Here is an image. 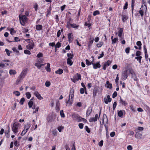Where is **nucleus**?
Returning a JSON list of instances; mask_svg holds the SVG:
<instances>
[{
    "mask_svg": "<svg viewBox=\"0 0 150 150\" xmlns=\"http://www.w3.org/2000/svg\"><path fill=\"white\" fill-rule=\"evenodd\" d=\"M19 19L21 24L23 26L25 24V22L27 21V17L25 15H23L21 13L19 16Z\"/></svg>",
    "mask_w": 150,
    "mask_h": 150,
    "instance_id": "nucleus-1",
    "label": "nucleus"
},
{
    "mask_svg": "<svg viewBox=\"0 0 150 150\" xmlns=\"http://www.w3.org/2000/svg\"><path fill=\"white\" fill-rule=\"evenodd\" d=\"M67 56L68 58L67 59V63L70 66H71L73 64V62L71 60L74 57V55L71 53H67Z\"/></svg>",
    "mask_w": 150,
    "mask_h": 150,
    "instance_id": "nucleus-2",
    "label": "nucleus"
},
{
    "mask_svg": "<svg viewBox=\"0 0 150 150\" xmlns=\"http://www.w3.org/2000/svg\"><path fill=\"white\" fill-rule=\"evenodd\" d=\"M27 69H25L24 70H23L21 74L20 75V76H18L17 80V82H16V84H17L18 83H17L18 82H19L21 80V79L22 78L23 76H24L26 75L27 71Z\"/></svg>",
    "mask_w": 150,
    "mask_h": 150,
    "instance_id": "nucleus-3",
    "label": "nucleus"
},
{
    "mask_svg": "<svg viewBox=\"0 0 150 150\" xmlns=\"http://www.w3.org/2000/svg\"><path fill=\"white\" fill-rule=\"evenodd\" d=\"M20 124L19 123H14L13 126L12 130L14 134H16L18 132V126Z\"/></svg>",
    "mask_w": 150,
    "mask_h": 150,
    "instance_id": "nucleus-4",
    "label": "nucleus"
},
{
    "mask_svg": "<svg viewBox=\"0 0 150 150\" xmlns=\"http://www.w3.org/2000/svg\"><path fill=\"white\" fill-rule=\"evenodd\" d=\"M127 70H126L122 74L121 79L123 81L125 80L128 77Z\"/></svg>",
    "mask_w": 150,
    "mask_h": 150,
    "instance_id": "nucleus-5",
    "label": "nucleus"
},
{
    "mask_svg": "<svg viewBox=\"0 0 150 150\" xmlns=\"http://www.w3.org/2000/svg\"><path fill=\"white\" fill-rule=\"evenodd\" d=\"M74 90L73 88H71L69 91V98H71V99L74 98Z\"/></svg>",
    "mask_w": 150,
    "mask_h": 150,
    "instance_id": "nucleus-6",
    "label": "nucleus"
},
{
    "mask_svg": "<svg viewBox=\"0 0 150 150\" xmlns=\"http://www.w3.org/2000/svg\"><path fill=\"white\" fill-rule=\"evenodd\" d=\"M112 100V98H110L109 95H108L107 96V98H104V101L105 103L106 104H108V102H110Z\"/></svg>",
    "mask_w": 150,
    "mask_h": 150,
    "instance_id": "nucleus-7",
    "label": "nucleus"
},
{
    "mask_svg": "<svg viewBox=\"0 0 150 150\" xmlns=\"http://www.w3.org/2000/svg\"><path fill=\"white\" fill-rule=\"evenodd\" d=\"M100 62L99 61L97 62L96 63H93V69H96L98 68H100L101 67L100 64Z\"/></svg>",
    "mask_w": 150,
    "mask_h": 150,
    "instance_id": "nucleus-8",
    "label": "nucleus"
},
{
    "mask_svg": "<svg viewBox=\"0 0 150 150\" xmlns=\"http://www.w3.org/2000/svg\"><path fill=\"white\" fill-rule=\"evenodd\" d=\"M34 94L39 100L43 99V97L41 96L37 91H35L34 93Z\"/></svg>",
    "mask_w": 150,
    "mask_h": 150,
    "instance_id": "nucleus-9",
    "label": "nucleus"
},
{
    "mask_svg": "<svg viewBox=\"0 0 150 150\" xmlns=\"http://www.w3.org/2000/svg\"><path fill=\"white\" fill-rule=\"evenodd\" d=\"M98 117V115L96 114L95 115V117L94 118L91 117L89 120L90 122H93V121L96 122L97 121Z\"/></svg>",
    "mask_w": 150,
    "mask_h": 150,
    "instance_id": "nucleus-10",
    "label": "nucleus"
},
{
    "mask_svg": "<svg viewBox=\"0 0 150 150\" xmlns=\"http://www.w3.org/2000/svg\"><path fill=\"white\" fill-rule=\"evenodd\" d=\"M72 117L74 120L77 121L78 119L79 118H81V116L78 114L76 113H74L72 115Z\"/></svg>",
    "mask_w": 150,
    "mask_h": 150,
    "instance_id": "nucleus-11",
    "label": "nucleus"
},
{
    "mask_svg": "<svg viewBox=\"0 0 150 150\" xmlns=\"http://www.w3.org/2000/svg\"><path fill=\"white\" fill-rule=\"evenodd\" d=\"M142 134L139 132H136L135 134V137L138 139H142Z\"/></svg>",
    "mask_w": 150,
    "mask_h": 150,
    "instance_id": "nucleus-12",
    "label": "nucleus"
},
{
    "mask_svg": "<svg viewBox=\"0 0 150 150\" xmlns=\"http://www.w3.org/2000/svg\"><path fill=\"white\" fill-rule=\"evenodd\" d=\"M73 100L74 98L71 99V98H69V97L68 101L66 102V103L67 104H69V106H71V105L73 103Z\"/></svg>",
    "mask_w": 150,
    "mask_h": 150,
    "instance_id": "nucleus-13",
    "label": "nucleus"
},
{
    "mask_svg": "<svg viewBox=\"0 0 150 150\" xmlns=\"http://www.w3.org/2000/svg\"><path fill=\"white\" fill-rule=\"evenodd\" d=\"M92 111V108L91 107H89L86 111V116H88L91 113Z\"/></svg>",
    "mask_w": 150,
    "mask_h": 150,
    "instance_id": "nucleus-14",
    "label": "nucleus"
},
{
    "mask_svg": "<svg viewBox=\"0 0 150 150\" xmlns=\"http://www.w3.org/2000/svg\"><path fill=\"white\" fill-rule=\"evenodd\" d=\"M120 99L119 100V103L120 104L126 106L127 105V103L125 102V101L123 100L121 98V97H120Z\"/></svg>",
    "mask_w": 150,
    "mask_h": 150,
    "instance_id": "nucleus-15",
    "label": "nucleus"
},
{
    "mask_svg": "<svg viewBox=\"0 0 150 150\" xmlns=\"http://www.w3.org/2000/svg\"><path fill=\"white\" fill-rule=\"evenodd\" d=\"M122 20L123 22H124L128 18V17L127 16L123 14L122 15Z\"/></svg>",
    "mask_w": 150,
    "mask_h": 150,
    "instance_id": "nucleus-16",
    "label": "nucleus"
},
{
    "mask_svg": "<svg viewBox=\"0 0 150 150\" xmlns=\"http://www.w3.org/2000/svg\"><path fill=\"white\" fill-rule=\"evenodd\" d=\"M123 28H119L118 31V36L119 37H121L123 32Z\"/></svg>",
    "mask_w": 150,
    "mask_h": 150,
    "instance_id": "nucleus-17",
    "label": "nucleus"
},
{
    "mask_svg": "<svg viewBox=\"0 0 150 150\" xmlns=\"http://www.w3.org/2000/svg\"><path fill=\"white\" fill-rule=\"evenodd\" d=\"M72 37H73V35L72 33H69L68 34V38L69 42H71L72 41V40H71L72 39Z\"/></svg>",
    "mask_w": 150,
    "mask_h": 150,
    "instance_id": "nucleus-18",
    "label": "nucleus"
},
{
    "mask_svg": "<svg viewBox=\"0 0 150 150\" xmlns=\"http://www.w3.org/2000/svg\"><path fill=\"white\" fill-rule=\"evenodd\" d=\"M106 83L107 85L106 87L107 88L111 89L112 88V84L111 83H110L109 81H107Z\"/></svg>",
    "mask_w": 150,
    "mask_h": 150,
    "instance_id": "nucleus-19",
    "label": "nucleus"
},
{
    "mask_svg": "<svg viewBox=\"0 0 150 150\" xmlns=\"http://www.w3.org/2000/svg\"><path fill=\"white\" fill-rule=\"evenodd\" d=\"M42 26L41 25H36V29L37 30H42Z\"/></svg>",
    "mask_w": 150,
    "mask_h": 150,
    "instance_id": "nucleus-20",
    "label": "nucleus"
},
{
    "mask_svg": "<svg viewBox=\"0 0 150 150\" xmlns=\"http://www.w3.org/2000/svg\"><path fill=\"white\" fill-rule=\"evenodd\" d=\"M56 74H61L63 72V70L61 69H59L57 70L55 72Z\"/></svg>",
    "mask_w": 150,
    "mask_h": 150,
    "instance_id": "nucleus-21",
    "label": "nucleus"
},
{
    "mask_svg": "<svg viewBox=\"0 0 150 150\" xmlns=\"http://www.w3.org/2000/svg\"><path fill=\"white\" fill-rule=\"evenodd\" d=\"M47 67H45V69H46L47 71V72H50L51 71V69L50 68V64L49 63H47Z\"/></svg>",
    "mask_w": 150,
    "mask_h": 150,
    "instance_id": "nucleus-22",
    "label": "nucleus"
},
{
    "mask_svg": "<svg viewBox=\"0 0 150 150\" xmlns=\"http://www.w3.org/2000/svg\"><path fill=\"white\" fill-rule=\"evenodd\" d=\"M98 91V89L96 88H95L93 90V96L95 97L96 96L97 93Z\"/></svg>",
    "mask_w": 150,
    "mask_h": 150,
    "instance_id": "nucleus-23",
    "label": "nucleus"
},
{
    "mask_svg": "<svg viewBox=\"0 0 150 150\" xmlns=\"http://www.w3.org/2000/svg\"><path fill=\"white\" fill-rule=\"evenodd\" d=\"M14 52H16V54L18 55H20V53L19 51H18L16 47H13L12 49Z\"/></svg>",
    "mask_w": 150,
    "mask_h": 150,
    "instance_id": "nucleus-24",
    "label": "nucleus"
},
{
    "mask_svg": "<svg viewBox=\"0 0 150 150\" xmlns=\"http://www.w3.org/2000/svg\"><path fill=\"white\" fill-rule=\"evenodd\" d=\"M56 109L59 111L60 110V103L59 101L57 102L56 105Z\"/></svg>",
    "mask_w": 150,
    "mask_h": 150,
    "instance_id": "nucleus-25",
    "label": "nucleus"
},
{
    "mask_svg": "<svg viewBox=\"0 0 150 150\" xmlns=\"http://www.w3.org/2000/svg\"><path fill=\"white\" fill-rule=\"evenodd\" d=\"M70 25L71 27L73 28H76V29H78V27H79V25H77L76 24L74 23H71V24H70Z\"/></svg>",
    "mask_w": 150,
    "mask_h": 150,
    "instance_id": "nucleus-26",
    "label": "nucleus"
},
{
    "mask_svg": "<svg viewBox=\"0 0 150 150\" xmlns=\"http://www.w3.org/2000/svg\"><path fill=\"white\" fill-rule=\"evenodd\" d=\"M30 124L28 123L25 126V128L24 129L27 130H27L30 128Z\"/></svg>",
    "mask_w": 150,
    "mask_h": 150,
    "instance_id": "nucleus-27",
    "label": "nucleus"
},
{
    "mask_svg": "<svg viewBox=\"0 0 150 150\" xmlns=\"http://www.w3.org/2000/svg\"><path fill=\"white\" fill-rule=\"evenodd\" d=\"M28 42L29 43L28 45L33 48L35 45L33 40H31L30 41Z\"/></svg>",
    "mask_w": 150,
    "mask_h": 150,
    "instance_id": "nucleus-28",
    "label": "nucleus"
},
{
    "mask_svg": "<svg viewBox=\"0 0 150 150\" xmlns=\"http://www.w3.org/2000/svg\"><path fill=\"white\" fill-rule=\"evenodd\" d=\"M132 79H133L135 81H137V78L136 76V75L135 73L133 74L132 75Z\"/></svg>",
    "mask_w": 150,
    "mask_h": 150,
    "instance_id": "nucleus-29",
    "label": "nucleus"
},
{
    "mask_svg": "<svg viewBox=\"0 0 150 150\" xmlns=\"http://www.w3.org/2000/svg\"><path fill=\"white\" fill-rule=\"evenodd\" d=\"M9 73L11 75H15L16 74V71L15 70H13L12 69L9 71Z\"/></svg>",
    "mask_w": 150,
    "mask_h": 150,
    "instance_id": "nucleus-30",
    "label": "nucleus"
},
{
    "mask_svg": "<svg viewBox=\"0 0 150 150\" xmlns=\"http://www.w3.org/2000/svg\"><path fill=\"white\" fill-rule=\"evenodd\" d=\"M86 64L87 65L89 66L91 64L93 65V62H90L87 59L86 60Z\"/></svg>",
    "mask_w": 150,
    "mask_h": 150,
    "instance_id": "nucleus-31",
    "label": "nucleus"
},
{
    "mask_svg": "<svg viewBox=\"0 0 150 150\" xmlns=\"http://www.w3.org/2000/svg\"><path fill=\"white\" fill-rule=\"evenodd\" d=\"M61 43L59 42H58L56 45H55V51H56V48H59L61 47Z\"/></svg>",
    "mask_w": 150,
    "mask_h": 150,
    "instance_id": "nucleus-32",
    "label": "nucleus"
},
{
    "mask_svg": "<svg viewBox=\"0 0 150 150\" xmlns=\"http://www.w3.org/2000/svg\"><path fill=\"white\" fill-rule=\"evenodd\" d=\"M10 30V33L12 35H14L16 33V31L14 30V28H11Z\"/></svg>",
    "mask_w": 150,
    "mask_h": 150,
    "instance_id": "nucleus-33",
    "label": "nucleus"
},
{
    "mask_svg": "<svg viewBox=\"0 0 150 150\" xmlns=\"http://www.w3.org/2000/svg\"><path fill=\"white\" fill-rule=\"evenodd\" d=\"M28 105L29 108H31L33 105V102L30 100L28 103Z\"/></svg>",
    "mask_w": 150,
    "mask_h": 150,
    "instance_id": "nucleus-34",
    "label": "nucleus"
},
{
    "mask_svg": "<svg viewBox=\"0 0 150 150\" xmlns=\"http://www.w3.org/2000/svg\"><path fill=\"white\" fill-rule=\"evenodd\" d=\"M25 99L24 98H22L20 100L19 103L21 105H23L24 102H25Z\"/></svg>",
    "mask_w": 150,
    "mask_h": 150,
    "instance_id": "nucleus-35",
    "label": "nucleus"
},
{
    "mask_svg": "<svg viewBox=\"0 0 150 150\" xmlns=\"http://www.w3.org/2000/svg\"><path fill=\"white\" fill-rule=\"evenodd\" d=\"M47 120L48 122H51L52 121L53 117L51 116H49L47 117Z\"/></svg>",
    "mask_w": 150,
    "mask_h": 150,
    "instance_id": "nucleus-36",
    "label": "nucleus"
},
{
    "mask_svg": "<svg viewBox=\"0 0 150 150\" xmlns=\"http://www.w3.org/2000/svg\"><path fill=\"white\" fill-rule=\"evenodd\" d=\"M123 112L122 110L119 111L118 112V115L119 117H121L123 115Z\"/></svg>",
    "mask_w": 150,
    "mask_h": 150,
    "instance_id": "nucleus-37",
    "label": "nucleus"
},
{
    "mask_svg": "<svg viewBox=\"0 0 150 150\" xmlns=\"http://www.w3.org/2000/svg\"><path fill=\"white\" fill-rule=\"evenodd\" d=\"M24 52L25 54H28L30 55L31 54V53L30 51L27 50H24Z\"/></svg>",
    "mask_w": 150,
    "mask_h": 150,
    "instance_id": "nucleus-38",
    "label": "nucleus"
},
{
    "mask_svg": "<svg viewBox=\"0 0 150 150\" xmlns=\"http://www.w3.org/2000/svg\"><path fill=\"white\" fill-rule=\"evenodd\" d=\"M100 14V12L99 11L96 10L93 12V15L94 16H96L97 15L99 14Z\"/></svg>",
    "mask_w": 150,
    "mask_h": 150,
    "instance_id": "nucleus-39",
    "label": "nucleus"
},
{
    "mask_svg": "<svg viewBox=\"0 0 150 150\" xmlns=\"http://www.w3.org/2000/svg\"><path fill=\"white\" fill-rule=\"evenodd\" d=\"M118 41V38H115L113 39L112 40V44H115V43L116 42Z\"/></svg>",
    "mask_w": 150,
    "mask_h": 150,
    "instance_id": "nucleus-40",
    "label": "nucleus"
},
{
    "mask_svg": "<svg viewBox=\"0 0 150 150\" xmlns=\"http://www.w3.org/2000/svg\"><path fill=\"white\" fill-rule=\"evenodd\" d=\"M89 41L88 43L92 44L93 42L94 38L93 37H92L91 36H90L89 38Z\"/></svg>",
    "mask_w": 150,
    "mask_h": 150,
    "instance_id": "nucleus-41",
    "label": "nucleus"
},
{
    "mask_svg": "<svg viewBox=\"0 0 150 150\" xmlns=\"http://www.w3.org/2000/svg\"><path fill=\"white\" fill-rule=\"evenodd\" d=\"M60 114L61 117H65V115L63 110H62L60 111Z\"/></svg>",
    "mask_w": 150,
    "mask_h": 150,
    "instance_id": "nucleus-42",
    "label": "nucleus"
},
{
    "mask_svg": "<svg viewBox=\"0 0 150 150\" xmlns=\"http://www.w3.org/2000/svg\"><path fill=\"white\" fill-rule=\"evenodd\" d=\"M26 96L28 99H29L31 97V94L29 92H27L26 93Z\"/></svg>",
    "mask_w": 150,
    "mask_h": 150,
    "instance_id": "nucleus-43",
    "label": "nucleus"
},
{
    "mask_svg": "<svg viewBox=\"0 0 150 150\" xmlns=\"http://www.w3.org/2000/svg\"><path fill=\"white\" fill-rule=\"evenodd\" d=\"M111 63V62L110 60H108L107 62H105L104 64H105L107 66H109Z\"/></svg>",
    "mask_w": 150,
    "mask_h": 150,
    "instance_id": "nucleus-44",
    "label": "nucleus"
},
{
    "mask_svg": "<svg viewBox=\"0 0 150 150\" xmlns=\"http://www.w3.org/2000/svg\"><path fill=\"white\" fill-rule=\"evenodd\" d=\"M13 93L15 94L17 96H19L20 95V93L18 91H15L13 92Z\"/></svg>",
    "mask_w": 150,
    "mask_h": 150,
    "instance_id": "nucleus-45",
    "label": "nucleus"
},
{
    "mask_svg": "<svg viewBox=\"0 0 150 150\" xmlns=\"http://www.w3.org/2000/svg\"><path fill=\"white\" fill-rule=\"evenodd\" d=\"M144 12H145V11H144V10H140L139 11V13L140 14L141 16H143Z\"/></svg>",
    "mask_w": 150,
    "mask_h": 150,
    "instance_id": "nucleus-46",
    "label": "nucleus"
},
{
    "mask_svg": "<svg viewBox=\"0 0 150 150\" xmlns=\"http://www.w3.org/2000/svg\"><path fill=\"white\" fill-rule=\"evenodd\" d=\"M106 119V120L108 121L107 117L106 114H104L103 115V122H104V119Z\"/></svg>",
    "mask_w": 150,
    "mask_h": 150,
    "instance_id": "nucleus-47",
    "label": "nucleus"
},
{
    "mask_svg": "<svg viewBox=\"0 0 150 150\" xmlns=\"http://www.w3.org/2000/svg\"><path fill=\"white\" fill-rule=\"evenodd\" d=\"M77 76L78 77L77 78H76V79L77 81H79V80H81V76L80 74L79 73H77L76 74Z\"/></svg>",
    "mask_w": 150,
    "mask_h": 150,
    "instance_id": "nucleus-48",
    "label": "nucleus"
},
{
    "mask_svg": "<svg viewBox=\"0 0 150 150\" xmlns=\"http://www.w3.org/2000/svg\"><path fill=\"white\" fill-rule=\"evenodd\" d=\"M141 54V52L139 51H137L136 52V55L138 57H141L140 56V55Z\"/></svg>",
    "mask_w": 150,
    "mask_h": 150,
    "instance_id": "nucleus-49",
    "label": "nucleus"
},
{
    "mask_svg": "<svg viewBox=\"0 0 150 150\" xmlns=\"http://www.w3.org/2000/svg\"><path fill=\"white\" fill-rule=\"evenodd\" d=\"M129 72L130 74L132 75L133 74L135 73L134 71H133V69L132 68H129L128 69Z\"/></svg>",
    "mask_w": 150,
    "mask_h": 150,
    "instance_id": "nucleus-50",
    "label": "nucleus"
},
{
    "mask_svg": "<svg viewBox=\"0 0 150 150\" xmlns=\"http://www.w3.org/2000/svg\"><path fill=\"white\" fill-rule=\"evenodd\" d=\"M50 82L48 81H47L45 83V86L47 87H49L50 85Z\"/></svg>",
    "mask_w": 150,
    "mask_h": 150,
    "instance_id": "nucleus-51",
    "label": "nucleus"
},
{
    "mask_svg": "<svg viewBox=\"0 0 150 150\" xmlns=\"http://www.w3.org/2000/svg\"><path fill=\"white\" fill-rule=\"evenodd\" d=\"M51 9H47V13L46 14V16L47 17L48 15H50L51 14Z\"/></svg>",
    "mask_w": 150,
    "mask_h": 150,
    "instance_id": "nucleus-52",
    "label": "nucleus"
},
{
    "mask_svg": "<svg viewBox=\"0 0 150 150\" xmlns=\"http://www.w3.org/2000/svg\"><path fill=\"white\" fill-rule=\"evenodd\" d=\"M103 45L102 42H100L99 43L97 44V46L98 47H100Z\"/></svg>",
    "mask_w": 150,
    "mask_h": 150,
    "instance_id": "nucleus-53",
    "label": "nucleus"
},
{
    "mask_svg": "<svg viewBox=\"0 0 150 150\" xmlns=\"http://www.w3.org/2000/svg\"><path fill=\"white\" fill-rule=\"evenodd\" d=\"M117 96V93L116 91H114L112 95V97L113 98H114L116 97Z\"/></svg>",
    "mask_w": 150,
    "mask_h": 150,
    "instance_id": "nucleus-54",
    "label": "nucleus"
},
{
    "mask_svg": "<svg viewBox=\"0 0 150 150\" xmlns=\"http://www.w3.org/2000/svg\"><path fill=\"white\" fill-rule=\"evenodd\" d=\"M105 127V129H106V137L107 139H108L109 137V136L108 135V127L107 126Z\"/></svg>",
    "mask_w": 150,
    "mask_h": 150,
    "instance_id": "nucleus-55",
    "label": "nucleus"
},
{
    "mask_svg": "<svg viewBox=\"0 0 150 150\" xmlns=\"http://www.w3.org/2000/svg\"><path fill=\"white\" fill-rule=\"evenodd\" d=\"M128 6V2H127L125 3V5L123 7V9L124 10L127 9V8Z\"/></svg>",
    "mask_w": 150,
    "mask_h": 150,
    "instance_id": "nucleus-56",
    "label": "nucleus"
},
{
    "mask_svg": "<svg viewBox=\"0 0 150 150\" xmlns=\"http://www.w3.org/2000/svg\"><path fill=\"white\" fill-rule=\"evenodd\" d=\"M5 136L6 138H8L10 137L9 133H8L6 131H5Z\"/></svg>",
    "mask_w": 150,
    "mask_h": 150,
    "instance_id": "nucleus-57",
    "label": "nucleus"
},
{
    "mask_svg": "<svg viewBox=\"0 0 150 150\" xmlns=\"http://www.w3.org/2000/svg\"><path fill=\"white\" fill-rule=\"evenodd\" d=\"M43 56V54L41 52H39L37 55V57L38 58H40Z\"/></svg>",
    "mask_w": 150,
    "mask_h": 150,
    "instance_id": "nucleus-58",
    "label": "nucleus"
},
{
    "mask_svg": "<svg viewBox=\"0 0 150 150\" xmlns=\"http://www.w3.org/2000/svg\"><path fill=\"white\" fill-rule=\"evenodd\" d=\"M63 129L64 127L62 126H61L58 128V130L60 132H62V130Z\"/></svg>",
    "mask_w": 150,
    "mask_h": 150,
    "instance_id": "nucleus-59",
    "label": "nucleus"
},
{
    "mask_svg": "<svg viewBox=\"0 0 150 150\" xmlns=\"http://www.w3.org/2000/svg\"><path fill=\"white\" fill-rule=\"evenodd\" d=\"M27 130H25V129H24V130L22 132L21 134V135L22 136L24 135L26 133Z\"/></svg>",
    "mask_w": 150,
    "mask_h": 150,
    "instance_id": "nucleus-60",
    "label": "nucleus"
},
{
    "mask_svg": "<svg viewBox=\"0 0 150 150\" xmlns=\"http://www.w3.org/2000/svg\"><path fill=\"white\" fill-rule=\"evenodd\" d=\"M103 140H101L98 143V144L99 146H100V147H102L103 146Z\"/></svg>",
    "mask_w": 150,
    "mask_h": 150,
    "instance_id": "nucleus-61",
    "label": "nucleus"
},
{
    "mask_svg": "<svg viewBox=\"0 0 150 150\" xmlns=\"http://www.w3.org/2000/svg\"><path fill=\"white\" fill-rule=\"evenodd\" d=\"M83 123H79V128L81 129H82L83 128Z\"/></svg>",
    "mask_w": 150,
    "mask_h": 150,
    "instance_id": "nucleus-62",
    "label": "nucleus"
},
{
    "mask_svg": "<svg viewBox=\"0 0 150 150\" xmlns=\"http://www.w3.org/2000/svg\"><path fill=\"white\" fill-rule=\"evenodd\" d=\"M26 48L27 49H28V50H31V49H33V48L32 47L30 46L29 45H28L26 46Z\"/></svg>",
    "mask_w": 150,
    "mask_h": 150,
    "instance_id": "nucleus-63",
    "label": "nucleus"
},
{
    "mask_svg": "<svg viewBox=\"0 0 150 150\" xmlns=\"http://www.w3.org/2000/svg\"><path fill=\"white\" fill-rule=\"evenodd\" d=\"M80 93L81 94H83L84 93V88H81L80 89Z\"/></svg>",
    "mask_w": 150,
    "mask_h": 150,
    "instance_id": "nucleus-64",
    "label": "nucleus"
}]
</instances>
